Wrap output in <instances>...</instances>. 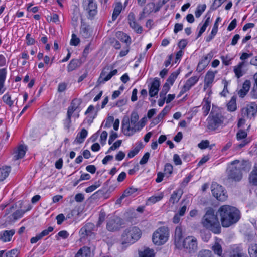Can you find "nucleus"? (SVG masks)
I'll list each match as a JSON object with an SVG mask.
<instances>
[{
  "label": "nucleus",
  "instance_id": "f257e3e1",
  "mask_svg": "<svg viewBox=\"0 0 257 257\" xmlns=\"http://www.w3.org/2000/svg\"><path fill=\"white\" fill-rule=\"evenodd\" d=\"M221 225L228 227L237 223L240 218V211L236 208L227 205L220 206L217 211Z\"/></svg>",
  "mask_w": 257,
  "mask_h": 257
},
{
  "label": "nucleus",
  "instance_id": "f03ea898",
  "mask_svg": "<svg viewBox=\"0 0 257 257\" xmlns=\"http://www.w3.org/2000/svg\"><path fill=\"white\" fill-rule=\"evenodd\" d=\"M250 168L249 163L244 160H235L228 165L227 176L235 181H239L243 172H248Z\"/></svg>",
  "mask_w": 257,
  "mask_h": 257
},
{
  "label": "nucleus",
  "instance_id": "7ed1b4c3",
  "mask_svg": "<svg viewBox=\"0 0 257 257\" xmlns=\"http://www.w3.org/2000/svg\"><path fill=\"white\" fill-rule=\"evenodd\" d=\"M174 243L177 248H184L189 252H194L197 250V241L195 237L189 236L182 240V230L180 226H177L175 229Z\"/></svg>",
  "mask_w": 257,
  "mask_h": 257
},
{
  "label": "nucleus",
  "instance_id": "20e7f679",
  "mask_svg": "<svg viewBox=\"0 0 257 257\" xmlns=\"http://www.w3.org/2000/svg\"><path fill=\"white\" fill-rule=\"evenodd\" d=\"M217 214L214 213L212 208L207 210L202 217L201 223L202 226L207 229L211 231L215 234H219L221 232V226Z\"/></svg>",
  "mask_w": 257,
  "mask_h": 257
},
{
  "label": "nucleus",
  "instance_id": "39448f33",
  "mask_svg": "<svg viewBox=\"0 0 257 257\" xmlns=\"http://www.w3.org/2000/svg\"><path fill=\"white\" fill-rule=\"evenodd\" d=\"M142 236L141 229L136 226H130L123 230L120 241L122 245L129 246L138 241Z\"/></svg>",
  "mask_w": 257,
  "mask_h": 257
},
{
  "label": "nucleus",
  "instance_id": "423d86ee",
  "mask_svg": "<svg viewBox=\"0 0 257 257\" xmlns=\"http://www.w3.org/2000/svg\"><path fill=\"white\" fill-rule=\"evenodd\" d=\"M169 231L167 228L163 226L157 229L153 234L152 241L157 245L164 244L168 239Z\"/></svg>",
  "mask_w": 257,
  "mask_h": 257
},
{
  "label": "nucleus",
  "instance_id": "0eeeda50",
  "mask_svg": "<svg viewBox=\"0 0 257 257\" xmlns=\"http://www.w3.org/2000/svg\"><path fill=\"white\" fill-rule=\"evenodd\" d=\"M224 120L221 114L211 112L207 119V128L210 131H215L223 124Z\"/></svg>",
  "mask_w": 257,
  "mask_h": 257
},
{
  "label": "nucleus",
  "instance_id": "6e6552de",
  "mask_svg": "<svg viewBox=\"0 0 257 257\" xmlns=\"http://www.w3.org/2000/svg\"><path fill=\"white\" fill-rule=\"evenodd\" d=\"M145 118H143L140 121L138 122L137 127H131L129 118H124L122 122L123 134L128 136L133 135L136 132L140 130L145 126Z\"/></svg>",
  "mask_w": 257,
  "mask_h": 257
},
{
  "label": "nucleus",
  "instance_id": "1a4fd4ad",
  "mask_svg": "<svg viewBox=\"0 0 257 257\" xmlns=\"http://www.w3.org/2000/svg\"><path fill=\"white\" fill-rule=\"evenodd\" d=\"M123 220L116 216L109 217L106 221V228L110 232H115L119 230L123 225Z\"/></svg>",
  "mask_w": 257,
  "mask_h": 257
},
{
  "label": "nucleus",
  "instance_id": "9d476101",
  "mask_svg": "<svg viewBox=\"0 0 257 257\" xmlns=\"http://www.w3.org/2000/svg\"><path fill=\"white\" fill-rule=\"evenodd\" d=\"M117 73V70L114 69L111 65L105 67L102 70L97 80V83L100 85L109 80L113 76Z\"/></svg>",
  "mask_w": 257,
  "mask_h": 257
},
{
  "label": "nucleus",
  "instance_id": "9b49d317",
  "mask_svg": "<svg viewBox=\"0 0 257 257\" xmlns=\"http://www.w3.org/2000/svg\"><path fill=\"white\" fill-rule=\"evenodd\" d=\"M211 191L213 195L218 200L224 201L227 198V195L223 187L216 183H213L211 185Z\"/></svg>",
  "mask_w": 257,
  "mask_h": 257
},
{
  "label": "nucleus",
  "instance_id": "f8f14e48",
  "mask_svg": "<svg viewBox=\"0 0 257 257\" xmlns=\"http://www.w3.org/2000/svg\"><path fill=\"white\" fill-rule=\"evenodd\" d=\"M84 9L88 14L89 19H92L97 14V6L94 0H83Z\"/></svg>",
  "mask_w": 257,
  "mask_h": 257
},
{
  "label": "nucleus",
  "instance_id": "ddd939ff",
  "mask_svg": "<svg viewBox=\"0 0 257 257\" xmlns=\"http://www.w3.org/2000/svg\"><path fill=\"white\" fill-rule=\"evenodd\" d=\"M257 111V105L255 103H251L247 105L246 107L242 109V114L244 116H246L248 118L254 117Z\"/></svg>",
  "mask_w": 257,
  "mask_h": 257
},
{
  "label": "nucleus",
  "instance_id": "4468645a",
  "mask_svg": "<svg viewBox=\"0 0 257 257\" xmlns=\"http://www.w3.org/2000/svg\"><path fill=\"white\" fill-rule=\"evenodd\" d=\"M160 84V83L159 79L155 78L151 83L149 88V94L150 97H154L158 94Z\"/></svg>",
  "mask_w": 257,
  "mask_h": 257
},
{
  "label": "nucleus",
  "instance_id": "2eb2a0df",
  "mask_svg": "<svg viewBox=\"0 0 257 257\" xmlns=\"http://www.w3.org/2000/svg\"><path fill=\"white\" fill-rule=\"evenodd\" d=\"M198 80L199 77L197 76H193L188 79L180 91L181 94H183L188 91L197 82Z\"/></svg>",
  "mask_w": 257,
  "mask_h": 257
},
{
  "label": "nucleus",
  "instance_id": "dca6fc26",
  "mask_svg": "<svg viewBox=\"0 0 257 257\" xmlns=\"http://www.w3.org/2000/svg\"><path fill=\"white\" fill-rule=\"evenodd\" d=\"M216 73V71L213 72L209 71L207 72L205 77L204 86V89H207V88L211 86V85L214 81Z\"/></svg>",
  "mask_w": 257,
  "mask_h": 257
},
{
  "label": "nucleus",
  "instance_id": "f3484780",
  "mask_svg": "<svg viewBox=\"0 0 257 257\" xmlns=\"http://www.w3.org/2000/svg\"><path fill=\"white\" fill-rule=\"evenodd\" d=\"M27 151V147L23 145H19L14 154V159L18 160L22 158L25 155Z\"/></svg>",
  "mask_w": 257,
  "mask_h": 257
},
{
  "label": "nucleus",
  "instance_id": "a211bd4d",
  "mask_svg": "<svg viewBox=\"0 0 257 257\" xmlns=\"http://www.w3.org/2000/svg\"><path fill=\"white\" fill-rule=\"evenodd\" d=\"M15 232V230L13 229L6 230L2 234H0V239L3 242L10 241Z\"/></svg>",
  "mask_w": 257,
  "mask_h": 257
},
{
  "label": "nucleus",
  "instance_id": "6ab92c4d",
  "mask_svg": "<svg viewBox=\"0 0 257 257\" xmlns=\"http://www.w3.org/2000/svg\"><path fill=\"white\" fill-rule=\"evenodd\" d=\"M244 65V62H240L237 65L234 66V72L235 74V76L239 78L241 76L243 75L245 72L243 71L242 68Z\"/></svg>",
  "mask_w": 257,
  "mask_h": 257
},
{
  "label": "nucleus",
  "instance_id": "aec40b11",
  "mask_svg": "<svg viewBox=\"0 0 257 257\" xmlns=\"http://www.w3.org/2000/svg\"><path fill=\"white\" fill-rule=\"evenodd\" d=\"M90 249L87 247H83L78 250L75 257H90Z\"/></svg>",
  "mask_w": 257,
  "mask_h": 257
},
{
  "label": "nucleus",
  "instance_id": "412c9836",
  "mask_svg": "<svg viewBox=\"0 0 257 257\" xmlns=\"http://www.w3.org/2000/svg\"><path fill=\"white\" fill-rule=\"evenodd\" d=\"M11 171L10 166H5L0 168V181H3L9 175Z\"/></svg>",
  "mask_w": 257,
  "mask_h": 257
},
{
  "label": "nucleus",
  "instance_id": "4be33fe9",
  "mask_svg": "<svg viewBox=\"0 0 257 257\" xmlns=\"http://www.w3.org/2000/svg\"><path fill=\"white\" fill-rule=\"evenodd\" d=\"M7 71L5 68L0 69V94H2L4 92L3 90L4 87V83L6 79Z\"/></svg>",
  "mask_w": 257,
  "mask_h": 257
},
{
  "label": "nucleus",
  "instance_id": "5701e85b",
  "mask_svg": "<svg viewBox=\"0 0 257 257\" xmlns=\"http://www.w3.org/2000/svg\"><path fill=\"white\" fill-rule=\"evenodd\" d=\"M80 33L85 38H88L90 35L88 26L84 23H81Z\"/></svg>",
  "mask_w": 257,
  "mask_h": 257
},
{
  "label": "nucleus",
  "instance_id": "b1692460",
  "mask_svg": "<svg viewBox=\"0 0 257 257\" xmlns=\"http://www.w3.org/2000/svg\"><path fill=\"white\" fill-rule=\"evenodd\" d=\"M87 131L85 128H82L81 132L78 134L75 140V142H76L78 143H82L83 142L84 139L86 137L87 135Z\"/></svg>",
  "mask_w": 257,
  "mask_h": 257
},
{
  "label": "nucleus",
  "instance_id": "393cba45",
  "mask_svg": "<svg viewBox=\"0 0 257 257\" xmlns=\"http://www.w3.org/2000/svg\"><path fill=\"white\" fill-rule=\"evenodd\" d=\"M81 63L79 60L78 59H72L70 61L69 64L67 66V70L68 71L70 72L72 71L77 67H79Z\"/></svg>",
  "mask_w": 257,
  "mask_h": 257
},
{
  "label": "nucleus",
  "instance_id": "a878e982",
  "mask_svg": "<svg viewBox=\"0 0 257 257\" xmlns=\"http://www.w3.org/2000/svg\"><path fill=\"white\" fill-rule=\"evenodd\" d=\"M30 209H31V208L27 209L25 211H23L22 210H17L16 211L14 212L11 215H10L9 216L10 221H11L12 219L14 221H15V220L21 218L26 211L29 210Z\"/></svg>",
  "mask_w": 257,
  "mask_h": 257
},
{
  "label": "nucleus",
  "instance_id": "bb28decb",
  "mask_svg": "<svg viewBox=\"0 0 257 257\" xmlns=\"http://www.w3.org/2000/svg\"><path fill=\"white\" fill-rule=\"evenodd\" d=\"M122 10V4L121 3H117L114 9L113 12L112 16V21H115L118 16L120 14Z\"/></svg>",
  "mask_w": 257,
  "mask_h": 257
},
{
  "label": "nucleus",
  "instance_id": "cd10ccee",
  "mask_svg": "<svg viewBox=\"0 0 257 257\" xmlns=\"http://www.w3.org/2000/svg\"><path fill=\"white\" fill-rule=\"evenodd\" d=\"M140 257H154L155 253L153 249L147 248L139 251Z\"/></svg>",
  "mask_w": 257,
  "mask_h": 257
},
{
  "label": "nucleus",
  "instance_id": "c85d7f7f",
  "mask_svg": "<svg viewBox=\"0 0 257 257\" xmlns=\"http://www.w3.org/2000/svg\"><path fill=\"white\" fill-rule=\"evenodd\" d=\"M139 119V115L136 112H133L131 115L130 118V126L131 127H136L137 125Z\"/></svg>",
  "mask_w": 257,
  "mask_h": 257
},
{
  "label": "nucleus",
  "instance_id": "c756f323",
  "mask_svg": "<svg viewBox=\"0 0 257 257\" xmlns=\"http://www.w3.org/2000/svg\"><path fill=\"white\" fill-rule=\"evenodd\" d=\"M170 108L168 106L164 108L163 110L158 114L157 117L154 120L155 124L158 123L164 117V116L168 113Z\"/></svg>",
  "mask_w": 257,
  "mask_h": 257
},
{
  "label": "nucleus",
  "instance_id": "7c9ffc66",
  "mask_svg": "<svg viewBox=\"0 0 257 257\" xmlns=\"http://www.w3.org/2000/svg\"><path fill=\"white\" fill-rule=\"evenodd\" d=\"M106 216V214L104 211L101 210L99 212L98 219L96 224V227L97 228L100 227L101 226V225L104 223L105 220Z\"/></svg>",
  "mask_w": 257,
  "mask_h": 257
},
{
  "label": "nucleus",
  "instance_id": "2f4dec72",
  "mask_svg": "<svg viewBox=\"0 0 257 257\" xmlns=\"http://www.w3.org/2000/svg\"><path fill=\"white\" fill-rule=\"evenodd\" d=\"M212 250L214 251V253L217 254L218 256H221L222 253V249L221 245L217 242H215L211 247Z\"/></svg>",
  "mask_w": 257,
  "mask_h": 257
},
{
  "label": "nucleus",
  "instance_id": "473e14b6",
  "mask_svg": "<svg viewBox=\"0 0 257 257\" xmlns=\"http://www.w3.org/2000/svg\"><path fill=\"white\" fill-rule=\"evenodd\" d=\"M116 36L117 38L122 42H124L126 43L131 42L130 37L126 34L122 32H117L116 34Z\"/></svg>",
  "mask_w": 257,
  "mask_h": 257
},
{
  "label": "nucleus",
  "instance_id": "72a5a7b5",
  "mask_svg": "<svg viewBox=\"0 0 257 257\" xmlns=\"http://www.w3.org/2000/svg\"><path fill=\"white\" fill-rule=\"evenodd\" d=\"M181 194L178 191H174L171 196L170 202L173 204H175L178 202L181 198Z\"/></svg>",
  "mask_w": 257,
  "mask_h": 257
},
{
  "label": "nucleus",
  "instance_id": "f704fd0d",
  "mask_svg": "<svg viewBox=\"0 0 257 257\" xmlns=\"http://www.w3.org/2000/svg\"><path fill=\"white\" fill-rule=\"evenodd\" d=\"M138 189L137 188H134V187H130L127 189H126L121 195V196L120 198V200H122L123 198H124L125 197L130 196L137 192Z\"/></svg>",
  "mask_w": 257,
  "mask_h": 257
},
{
  "label": "nucleus",
  "instance_id": "c9c22d12",
  "mask_svg": "<svg viewBox=\"0 0 257 257\" xmlns=\"http://www.w3.org/2000/svg\"><path fill=\"white\" fill-rule=\"evenodd\" d=\"M249 181L254 185H257V168H254L250 173Z\"/></svg>",
  "mask_w": 257,
  "mask_h": 257
},
{
  "label": "nucleus",
  "instance_id": "e433bc0d",
  "mask_svg": "<svg viewBox=\"0 0 257 257\" xmlns=\"http://www.w3.org/2000/svg\"><path fill=\"white\" fill-rule=\"evenodd\" d=\"M253 78L255 83L251 91V95L252 98L257 99V72L254 75Z\"/></svg>",
  "mask_w": 257,
  "mask_h": 257
},
{
  "label": "nucleus",
  "instance_id": "4c0bfd02",
  "mask_svg": "<svg viewBox=\"0 0 257 257\" xmlns=\"http://www.w3.org/2000/svg\"><path fill=\"white\" fill-rule=\"evenodd\" d=\"M204 104L203 106V114L206 116L210 109V101L208 99L204 100Z\"/></svg>",
  "mask_w": 257,
  "mask_h": 257
},
{
  "label": "nucleus",
  "instance_id": "58836bf2",
  "mask_svg": "<svg viewBox=\"0 0 257 257\" xmlns=\"http://www.w3.org/2000/svg\"><path fill=\"white\" fill-rule=\"evenodd\" d=\"M197 257H214V256L210 250L203 249L198 252Z\"/></svg>",
  "mask_w": 257,
  "mask_h": 257
},
{
  "label": "nucleus",
  "instance_id": "ea45409f",
  "mask_svg": "<svg viewBox=\"0 0 257 257\" xmlns=\"http://www.w3.org/2000/svg\"><path fill=\"white\" fill-rule=\"evenodd\" d=\"M227 109L230 111H234L236 109V100L234 97L227 104Z\"/></svg>",
  "mask_w": 257,
  "mask_h": 257
},
{
  "label": "nucleus",
  "instance_id": "a19ab883",
  "mask_svg": "<svg viewBox=\"0 0 257 257\" xmlns=\"http://www.w3.org/2000/svg\"><path fill=\"white\" fill-rule=\"evenodd\" d=\"M130 27L133 29L135 31L139 34H141L142 33L143 31V28L142 27L139 25L136 21H134L133 22L130 23Z\"/></svg>",
  "mask_w": 257,
  "mask_h": 257
},
{
  "label": "nucleus",
  "instance_id": "79ce46f5",
  "mask_svg": "<svg viewBox=\"0 0 257 257\" xmlns=\"http://www.w3.org/2000/svg\"><path fill=\"white\" fill-rule=\"evenodd\" d=\"M206 6L205 4L200 5L198 6L197 10L195 12L196 17L199 18L206 9Z\"/></svg>",
  "mask_w": 257,
  "mask_h": 257
},
{
  "label": "nucleus",
  "instance_id": "37998d69",
  "mask_svg": "<svg viewBox=\"0 0 257 257\" xmlns=\"http://www.w3.org/2000/svg\"><path fill=\"white\" fill-rule=\"evenodd\" d=\"M248 253L250 257H257L256 244H252L249 247Z\"/></svg>",
  "mask_w": 257,
  "mask_h": 257
},
{
  "label": "nucleus",
  "instance_id": "c03bdc74",
  "mask_svg": "<svg viewBox=\"0 0 257 257\" xmlns=\"http://www.w3.org/2000/svg\"><path fill=\"white\" fill-rule=\"evenodd\" d=\"M178 74H179V73L177 72H174L172 73L170 75V76L168 77V78L167 79L166 83H169L171 85H173L175 80L177 78Z\"/></svg>",
  "mask_w": 257,
  "mask_h": 257
},
{
  "label": "nucleus",
  "instance_id": "a18cd8bd",
  "mask_svg": "<svg viewBox=\"0 0 257 257\" xmlns=\"http://www.w3.org/2000/svg\"><path fill=\"white\" fill-rule=\"evenodd\" d=\"M101 183L99 181L95 182L94 184L92 185L85 189V191L87 193H90L96 189L100 186Z\"/></svg>",
  "mask_w": 257,
  "mask_h": 257
},
{
  "label": "nucleus",
  "instance_id": "49530a36",
  "mask_svg": "<svg viewBox=\"0 0 257 257\" xmlns=\"http://www.w3.org/2000/svg\"><path fill=\"white\" fill-rule=\"evenodd\" d=\"M163 197V194H160L157 196H152L150 197L148 200V203H155L156 202L161 200Z\"/></svg>",
  "mask_w": 257,
  "mask_h": 257
},
{
  "label": "nucleus",
  "instance_id": "de8ad7c7",
  "mask_svg": "<svg viewBox=\"0 0 257 257\" xmlns=\"http://www.w3.org/2000/svg\"><path fill=\"white\" fill-rule=\"evenodd\" d=\"M170 89V86L167 83H166L162 88V91L160 93V97H166L165 95Z\"/></svg>",
  "mask_w": 257,
  "mask_h": 257
},
{
  "label": "nucleus",
  "instance_id": "09e8293b",
  "mask_svg": "<svg viewBox=\"0 0 257 257\" xmlns=\"http://www.w3.org/2000/svg\"><path fill=\"white\" fill-rule=\"evenodd\" d=\"M96 228V225H95L92 223H87L84 227L82 228V231L85 232L87 230H90L92 231L94 230Z\"/></svg>",
  "mask_w": 257,
  "mask_h": 257
},
{
  "label": "nucleus",
  "instance_id": "8fccbe9b",
  "mask_svg": "<svg viewBox=\"0 0 257 257\" xmlns=\"http://www.w3.org/2000/svg\"><path fill=\"white\" fill-rule=\"evenodd\" d=\"M80 43V39L78 38L76 34H72V38L70 40V44L71 45L77 46Z\"/></svg>",
  "mask_w": 257,
  "mask_h": 257
},
{
  "label": "nucleus",
  "instance_id": "3c124183",
  "mask_svg": "<svg viewBox=\"0 0 257 257\" xmlns=\"http://www.w3.org/2000/svg\"><path fill=\"white\" fill-rule=\"evenodd\" d=\"M208 65V64L206 62H205V61L201 59V60L199 62L198 64L197 67V71H198L199 72H201L206 68V67Z\"/></svg>",
  "mask_w": 257,
  "mask_h": 257
},
{
  "label": "nucleus",
  "instance_id": "603ef678",
  "mask_svg": "<svg viewBox=\"0 0 257 257\" xmlns=\"http://www.w3.org/2000/svg\"><path fill=\"white\" fill-rule=\"evenodd\" d=\"M141 148V146H137L136 147H135L133 150L130 151V152L127 154V157L130 158L134 157L139 153Z\"/></svg>",
  "mask_w": 257,
  "mask_h": 257
},
{
  "label": "nucleus",
  "instance_id": "864d4df0",
  "mask_svg": "<svg viewBox=\"0 0 257 257\" xmlns=\"http://www.w3.org/2000/svg\"><path fill=\"white\" fill-rule=\"evenodd\" d=\"M3 100L7 104L10 106H12L13 104V101L11 100V97L9 95L6 94L3 96Z\"/></svg>",
  "mask_w": 257,
  "mask_h": 257
},
{
  "label": "nucleus",
  "instance_id": "5fc2aeb1",
  "mask_svg": "<svg viewBox=\"0 0 257 257\" xmlns=\"http://www.w3.org/2000/svg\"><path fill=\"white\" fill-rule=\"evenodd\" d=\"M247 137V133L243 130H240L236 134V138L237 140H240L246 138Z\"/></svg>",
  "mask_w": 257,
  "mask_h": 257
},
{
  "label": "nucleus",
  "instance_id": "6e6d98bb",
  "mask_svg": "<svg viewBox=\"0 0 257 257\" xmlns=\"http://www.w3.org/2000/svg\"><path fill=\"white\" fill-rule=\"evenodd\" d=\"M155 4L153 3L148 4L146 7L144 8L143 13H149L151 12Z\"/></svg>",
  "mask_w": 257,
  "mask_h": 257
},
{
  "label": "nucleus",
  "instance_id": "4d7b16f0",
  "mask_svg": "<svg viewBox=\"0 0 257 257\" xmlns=\"http://www.w3.org/2000/svg\"><path fill=\"white\" fill-rule=\"evenodd\" d=\"M173 166L170 163H167L165 165L164 171L166 174H171L173 171Z\"/></svg>",
  "mask_w": 257,
  "mask_h": 257
},
{
  "label": "nucleus",
  "instance_id": "13d9d810",
  "mask_svg": "<svg viewBox=\"0 0 257 257\" xmlns=\"http://www.w3.org/2000/svg\"><path fill=\"white\" fill-rule=\"evenodd\" d=\"M18 253V250L12 249L6 253L5 257H17Z\"/></svg>",
  "mask_w": 257,
  "mask_h": 257
},
{
  "label": "nucleus",
  "instance_id": "bf43d9fd",
  "mask_svg": "<svg viewBox=\"0 0 257 257\" xmlns=\"http://www.w3.org/2000/svg\"><path fill=\"white\" fill-rule=\"evenodd\" d=\"M121 140H117L109 148V149L108 150V152H109L111 151L115 150V149L118 148L121 145Z\"/></svg>",
  "mask_w": 257,
  "mask_h": 257
},
{
  "label": "nucleus",
  "instance_id": "052dcab7",
  "mask_svg": "<svg viewBox=\"0 0 257 257\" xmlns=\"http://www.w3.org/2000/svg\"><path fill=\"white\" fill-rule=\"evenodd\" d=\"M150 153L149 152L146 153L140 160V164L141 165H144L146 164L148 161Z\"/></svg>",
  "mask_w": 257,
  "mask_h": 257
},
{
  "label": "nucleus",
  "instance_id": "680f3d73",
  "mask_svg": "<svg viewBox=\"0 0 257 257\" xmlns=\"http://www.w3.org/2000/svg\"><path fill=\"white\" fill-rule=\"evenodd\" d=\"M209 145V141L208 140H202L199 144H198V146L201 149H204L207 148Z\"/></svg>",
  "mask_w": 257,
  "mask_h": 257
},
{
  "label": "nucleus",
  "instance_id": "e2e57ef3",
  "mask_svg": "<svg viewBox=\"0 0 257 257\" xmlns=\"http://www.w3.org/2000/svg\"><path fill=\"white\" fill-rule=\"evenodd\" d=\"M231 257H248L246 253L241 251H233Z\"/></svg>",
  "mask_w": 257,
  "mask_h": 257
},
{
  "label": "nucleus",
  "instance_id": "0e129e2a",
  "mask_svg": "<svg viewBox=\"0 0 257 257\" xmlns=\"http://www.w3.org/2000/svg\"><path fill=\"white\" fill-rule=\"evenodd\" d=\"M47 20L50 22L56 23L59 21V16L56 14H53L52 16H48Z\"/></svg>",
  "mask_w": 257,
  "mask_h": 257
},
{
  "label": "nucleus",
  "instance_id": "69168bd1",
  "mask_svg": "<svg viewBox=\"0 0 257 257\" xmlns=\"http://www.w3.org/2000/svg\"><path fill=\"white\" fill-rule=\"evenodd\" d=\"M57 235H58V237L56 236L57 240L59 239L58 237H60L62 238L63 239H66L68 237L69 233L65 230H62V231L59 232Z\"/></svg>",
  "mask_w": 257,
  "mask_h": 257
},
{
  "label": "nucleus",
  "instance_id": "338daca9",
  "mask_svg": "<svg viewBox=\"0 0 257 257\" xmlns=\"http://www.w3.org/2000/svg\"><path fill=\"white\" fill-rule=\"evenodd\" d=\"M213 54L212 52H210L208 54H207L206 55H205L202 59L204 61L206 62L208 64L209 63L210 61L213 58Z\"/></svg>",
  "mask_w": 257,
  "mask_h": 257
},
{
  "label": "nucleus",
  "instance_id": "774afa93",
  "mask_svg": "<svg viewBox=\"0 0 257 257\" xmlns=\"http://www.w3.org/2000/svg\"><path fill=\"white\" fill-rule=\"evenodd\" d=\"M221 59L223 62V63L225 65H229L230 64V61H231V58L228 56H221Z\"/></svg>",
  "mask_w": 257,
  "mask_h": 257
}]
</instances>
